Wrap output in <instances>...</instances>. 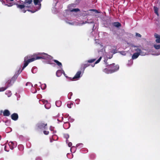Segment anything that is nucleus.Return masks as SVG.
Masks as SVG:
<instances>
[{
    "label": "nucleus",
    "instance_id": "nucleus-21",
    "mask_svg": "<svg viewBox=\"0 0 160 160\" xmlns=\"http://www.w3.org/2000/svg\"><path fill=\"white\" fill-rule=\"evenodd\" d=\"M102 55H101L99 57V58H98V59L95 62L94 64H93L91 65V66H92V67H94L95 64L98 63L100 62V61H101V59L102 58Z\"/></svg>",
    "mask_w": 160,
    "mask_h": 160
},
{
    "label": "nucleus",
    "instance_id": "nucleus-42",
    "mask_svg": "<svg viewBox=\"0 0 160 160\" xmlns=\"http://www.w3.org/2000/svg\"><path fill=\"white\" fill-rule=\"evenodd\" d=\"M66 22H67V23L71 25H74L75 24V23L74 22H71L70 21H66Z\"/></svg>",
    "mask_w": 160,
    "mask_h": 160
},
{
    "label": "nucleus",
    "instance_id": "nucleus-30",
    "mask_svg": "<svg viewBox=\"0 0 160 160\" xmlns=\"http://www.w3.org/2000/svg\"><path fill=\"white\" fill-rule=\"evenodd\" d=\"M133 62L132 60H130L128 61V63L127 64V66L128 67L131 66L132 65Z\"/></svg>",
    "mask_w": 160,
    "mask_h": 160
},
{
    "label": "nucleus",
    "instance_id": "nucleus-41",
    "mask_svg": "<svg viewBox=\"0 0 160 160\" xmlns=\"http://www.w3.org/2000/svg\"><path fill=\"white\" fill-rule=\"evenodd\" d=\"M80 146V148H82L83 147V144L82 143H79L78 144H77L76 147H78Z\"/></svg>",
    "mask_w": 160,
    "mask_h": 160
},
{
    "label": "nucleus",
    "instance_id": "nucleus-64",
    "mask_svg": "<svg viewBox=\"0 0 160 160\" xmlns=\"http://www.w3.org/2000/svg\"><path fill=\"white\" fill-rule=\"evenodd\" d=\"M57 2H57H57H56V4Z\"/></svg>",
    "mask_w": 160,
    "mask_h": 160
},
{
    "label": "nucleus",
    "instance_id": "nucleus-19",
    "mask_svg": "<svg viewBox=\"0 0 160 160\" xmlns=\"http://www.w3.org/2000/svg\"><path fill=\"white\" fill-rule=\"evenodd\" d=\"M53 61L57 64V65L60 68H62V65L61 62L56 60H53Z\"/></svg>",
    "mask_w": 160,
    "mask_h": 160
},
{
    "label": "nucleus",
    "instance_id": "nucleus-31",
    "mask_svg": "<svg viewBox=\"0 0 160 160\" xmlns=\"http://www.w3.org/2000/svg\"><path fill=\"white\" fill-rule=\"evenodd\" d=\"M26 86H27L28 87V88H30L31 87H33V85L32 84V83L30 82H28L26 83Z\"/></svg>",
    "mask_w": 160,
    "mask_h": 160
},
{
    "label": "nucleus",
    "instance_id": "nucleus-39",
    "mask_svg": "<svg viewBox=\"0 0 160 160\" xmlns=\"http://www.w3.org/2000/svg\"><path fill=\"white\" fill-rule=\"evenodd\" d=\"M7 88H8L7 87L0 88V92H2V91H5L7 89Z\"/></svg>",
    "mask_w": 160,
    "mask_h": 160
},
{
    "label": "nucleus",
    "instance_id": "nucleus-2",
    "mask_svg": "<svg viewBox=\"0 0 160 160\" xmlns=\"http://www.w3.org/2000/svg\"><path fill=\"white\" fill-rule=\"evenodd\" d=\"M37 55H41V56H37L35 58H32L31 59H33L34 61L35 60L39 59H46L48 60L47 61V64H53L52 61L51 60V59L52 58V57L51 56L48 55V54L45 53L44 52L43 53H37Z\"/></svg>",
    "mask_w": 160,
    "mask_h": 160
},
{
    "label": "nucleus",
    "instance_id": "nucleus-48",
    "mask_svg": "<svg viewBox=\"0 0 160 160\" xmlns=\"http://www.w3.org/2000/svg\"><path fill=\"white\" fill-rule=\"evenodd\" d=\"M67 143H68V145L69 147H71L72 146V144L71 142H68Z\"/></svg>",
    "mask_w": 160,
    "mask_h": 160
},
{
    "label": "nucleus",
    "instance_id": "nucleus-8",
    "mask_svg": "<svg viewBox=\"0 0 160 160\" xmlns=\"http://www.w3.org/2000/svg\"><path fill=\"white\" fill-rule=\"evenodd\" d=\"M42 1V0H34V4L36 5H38V6L37 7V8H38L37 10L34 11L33 12H32V13L40 9L41 7V4L40 3Z\"/></svg>",
    "mask_w": 160,
    "mask_h": 160
},
{
    "label": "nucleus",
    "instance_id": "nucleus-34",
    "mask_svg": "<svg viewBox=\"0 0 160 160\" xmlns=\"http://www.w3.org/2000/svg\"><path fill=\"white\" fill-rule=\"evenodd\" d=\"M46 84H42L41 85V88L43 90L46 89Z\"/></svg>",
    "mask_w": 160,
    "mask_h": 160
},
{
    "label": "nucleus",
    "instance_id": "nucleus-6",
    "mask_svg": "<svg viewBox=\"0 0 160 160\" xmlns=\"http://www.w3.org/2000/svg\"><path fill=\"white\" fill-rule=\"evenodd\" d=\"M47 123L43 122H40L37 124V127L38 129L42 130L46 129L47 128Z\"/></svg>",
    "mask_w": 160,
    "mask_h": 160
},
{
    "label": "nucleus",
    "instance_id": "nucleus-22",
    "mask_svg": "<svg viewBox=\"0 0 160 160\" xmlns=\"http://www.w3.org/2000/svg\"><path fill=\"white\" fill-rule=\"evenodd\" d=\"M20 68L16 72L15 75L14 76V77H16L17 78L18 76V75L21 73L22 70H20Z\"/></svg>",
    "mask_w": 160,
    "mask_h": 160
},
{
    "label": "nucleus",
    "instance_id": "nucleus-20",
    "mask_svg": "<svg viewBox=\"0 0 160 160\" xmlns=\"http://www.w3.org/2000/svg\"><path fill=\"white\" fill-rule=\"evenodd\" d=\"M136 51L139 53V55H141V56H144L145 55V53L144 52H142L140 49H136Z\"/></svg>",
    "mask_w": 160,
    "mask_h": 160
},
{
    "label": "nucleus",
    "instance_id": "nucleus-58",
    "mask_svg": "<svg viewBox=\"0 0 160 160\" xmlns=\"http://www.w3.org/2000/svg\"><path fill=\"white\" fill-rule=\"evenodd\" d=\"M74 5V4H71V5L73 7Z\"/></svg>",
    "mask_w": 160,
    "mask_h": 160
},
{
    "label": "nucleus",
    "instance_id": "nucleus-49",
    "mask_svg": "<svg viewBox=\"0 0 160 160\" xmlns=\"http://www.w3.org/2000/svg\"><path fill=\"white\" fill-rule=\"evenodd\" d=\"M63 75H64V76L67 78H69L70 79H71V80H72V79L71 78H69V77H68L67 76H66V74H65L64 72H63Z\"/></svg>",
    "mask_w": 160,
    "mask_h": 160
},
{
    "label": "nucleus",
    "instance_id": "nucleus-23",
    "mask_svg": "<svg viewBox=\"0 0 160 160\" xmlns=\"http://www.w3.org/2000/svg\"><path fill=\"white\" fill-rule=\"evenodd\" d=\"M112 24L113 26L117 28H118L121 26L120 23L118 22H114Z\"/></svg>",
    "mask_w": 160,
    "mask_h": 160
},
{
    "label": "nucleus",
    "instance_id": "nucleus-11",
    "mask_svg": "<svg viewBox=\"0 0 160 160\" xmlns=\"http://www.w3.org/2000/svg\"><path fill=\"white\" fill-rule=\"evenodd\" d=\"M14 0H0V1L2 2L3 4H4L6 6H7L8 7H11L12 6V5L10 4H8L5 3V1L7 3H8L9 2L13 1ZM17 1V0H15Z\"/></svg>",
    "mask_w": 160,
    "mask_h": 160
},
{
    "label": "nucleus",
    "instance_id": "nucleus-24",
    "mask_svg": "<svg viewBox=\"0 0 160 160\" xmlns=\"http://www.w3.org/2000/svg\"><path fill=\"white\" fill-rule=\"evenodd\" d=\"M56 105L57 107H60L62 104V102L60 101H57L56 102Z\"/></svg>",
    "mask_w": 160,
    "mask_h": 160
},
{
    "label": "nucleus",
    "instance_id": "nucleus-3",
    "mask_svg": "<svg viewBox=\"0 0 160 160\" xmlns=\"http://www.w3.org/2000/svg\"><path fill=\"white\" fill-rule=\"evenodd\" d=\"M96 43H98V47L101 48L100 50H99L98 51V52L99 54L101 55H106L107 53L105 51V48H107V47H108V48L109 49H110V52H111L114 53H115L117 52V50H112V48L113 46H112L110 45H107L105 46V47L104 48L103 47V45L102 44H99V42L98 43V42H96Z\"/></svg>",
    "mask_w": 160,
    "mask_h": 160
},
{
    "label": "nucleus",
    "instance_id": "nucleus-18",
    "mask_svg": "<svg viewBox=\"0 0 160 160\" xmlns=\"http://www.w3.org/2000/svg\"><path fill=\"white\" fill-rule=\"evenodd\" d=\"M3 115L4 116H8L10 115V112L8 110H5L3 112Z\"/></svg>",
    "mask_w": 160,
    "mask_h": 160
},
{
    "label": "nucleus",
    "instance_id": "nucleus-53",
    "mask_svg": "<svg viewBox=\"0 0 160 160\" xmlns=\"http://www.w3.org/2000/svg\"><path fill=\"white\" fill-rule=\"evenodd\" d=\"M90 11H94L95 12L98 13V11L96 10H94V9H91L90 10Z\"/></svg>",
    "mask_w": 160,
    "mask_h": 160
},
{
    "label": "nucleus",
    "instance_id": "nucleus-55",
    "mask_svg": "<svg viewBox=\"0 0 160 160\" xmlns=\"http://www.w3.org/2000/svg\"><path fill=\"white\" fill-rule=\"evenodd\" d=\"M32 92L33 93H36V92H37V90H36L35 89V90H34V91H33H33H32Z\"/></svg>",
    "mask_w": 160,
    "mask_h": 160
},
{
    "label": "nucleus",
    "instance_id": "nucleus-14",
    "mask_svg": "<svg viewBox=\"0 0 160 160\" xmlns=\"http://www.w3.org/2000/svg\"><path fill=\"white\" fill-rule=\"evenodd\" d=\"M154 36L156 38V42L157 43H160V35L157 33H155Z\"/></svg>",
    "mask_w": 160,
    "mask_h": 160
},
{
    "label": "nucleus",
    "instance_id": "nucleus-44",
    "mask_svg": "<svg viewBox=\"0 0 160 160\" xmlns=\"http://www.w3.org/2000/svg\"><path fill=\"white\" fill-rule=\"evenodd\" d=\"M80 99H76L75 101L76 102V103L77 104H78L80 102Z\"/></svg>",
    "mask_w": 160,
    "mask_h": 160
},
{
    "label": "nucleus",
    "instance_id": "nucleus-56",
    "mask_svg": "<svg viewBox=\"0 0 160 160\" xmlns=\"http://www.w3.org/2000/svg\"><path fill=\"white\" fill-rule=\"evenodd\" d=\"M112 58V56L111 57H108L107 56H106V58H107L110 59Z\"/></svg>",
    "mask_w": 160,
    "mask_h": 160
},
{
    "label": "nucleus",
    "instance_id": "nucleus-50",
    "mask_svg": "<svg viewBox=\"0 0 160 160\" xmlns=\"http://www.w3.org/2000/svg\"><path fill=\"white\" fill-rule=\"evenodd\" d=\"M136 36L137 37H141V35L139 33H136Z\"/></svg>",
    "mask_w": 160,
    "mask_h": 160
},
{
    "label": "nucleus",
    "instance_id": "nucleus-9",
    "mask_svg": "<svg viewBox=\"0 0 160 160\" xmlns=\"http://www.w3.org/2000/svg\"><path fill=\"white\" fill-rule=\"evenodd\" d=\"M40 102L42 101L44 104H45L44 106L46 108L49 109L51 106L50 104L48 102L47 100L42 99L40 101Z\"/></svg>",
    "mask_w": 160,
    "mask_h": 160
},
{
    "label": "nucleus",
    "instance_id": "nucleus-5",
    "mask_svg": "<svg viewBox=\"0 0 160 160\" xmlns=\"http://www.w3.org/2000/svg\"><path fill=\"white\" fill-rule=\"evenodd\" d=\"M29 57L28 56H27L24 58V65L22 68V70H23L25 68H26L28 64L31 62L34 61L33 59H28Z\"/></svg>",
    "mask_w": 160,
    "mask_h": 160
},
{
    "label": "nucleus",
    "instance_id": "nucleus-45",
    "mask_svg": "<svg viewBox=\"0 0 160 160\" xmlns=\"http://www.w3.org/2000/svg\"><path fill=\"white\" fill-rule=\"evenodd\" d=\"M43 133H44V134L47 135L48 134L49 132L48 131H43Z\"/></svg>",
    "mask_w": 160,
    "mask_h": 160
},
{
    "label": "nucleus",
    "instance_id": "nucleus-27",
    "mask_svg": "<svg viewBox=\"0 0 160 160\" xmlns=\"http://www.w3.org/2000/svg\"><path fill=\"white\" fill-rule=\"evenodd\" d=\"M5 94L8 97H10L12 95L11 92L10 91H6Z\"/></svg>",
    "mask_w": 160,
    "mask_h": 160
},
{
    "label": "nucleus",
    "instance_id": "nucleus-17",
    "mask_svg": "<svg viewBox=\"0 0 160 160\" xmlns=\"http://www.w3.org/2000/svg\"><path fill=\"white\" fill-rule=\"evenodd\" d=\"M139 55V53L138 52L134 53L133 55L132 56V59H136L138 58Z\"/></svg>",
    "mask_w": 160,
    "mask_h": 160
},
{
    "label": "nucleus",
    "instance_id": "nucleus-1",
    "mask_svg": "<svg viewBox=\"0 0 160 160\" xmlns=\"http://www.w3.org/2000/svg\"><path fill=\"white\" fill-rule=\"evenodd\" d=\"M32 2V0H25L23 4H20V3H21V2L19 3L18 2L15 3L14 4L17 6V8L19 9L21 12L25 13L26 11H28L32 12L29 9L31 8Z\"/></svg>",
    "mask_w": 160,
    "mask_h": 160
},
{
    "label": "nucleus",
    "instance_id": "nucleus-51",
    "mask_svg": "<svg viewBox=\"0 0 160 160\" xmlns=\"http://www.w3.org/2000/svg\"><path fill=\"white\" fill-rule=\"evenodd\" d=\"M4 150L5 151H7V152H8L9 151V150L7 149V146H5V147H4Z\"/></svg>",
    "mask_w": 160,
    "mask_h": 160
},
{
    "label": "nucleus",
    "instance_id": "nucleus-7",
    "mask_svg": "<svg viewBox=\"0 0 160 160\" xmlns=\"http://www.w3.org/2000/svg\"><path fill=\"white\" fill-rule=\"evenodd\" d=\"M109 68L110 69H113L114 71V72L118 71L119 69V66L118 65H115L114 63L109 64Z\"/></svg>",
    "mask_w": 160,
    "mask_h": 160
},
{
    "label": "nucleus",
    "instance_id": "nucleus-37",
    "mask_svg": "<svg viewBox=\"0 0 160 160\" xmlns=\"http://www.w3.org/2000/svg\"><path fill=\"white\" fill-rule=\"evenodd\" d=\"M70 10L71 12H77L79 11V9L78 8H74L72 10Z\"/></svg>",
    "mask_w": 160,
    "mask_h": 160
},
{
    "label": "nucleus",
    "instance_id": "nucleus-47",
    "mask_svg": "<svg viewBox=\"0 0 160 160\" xmlns=\"http://www.w3.org/2000/svg\"><path fill=\"white\" fill-rule=\"evenodd\" d=\"M68 120L69 121L72 122L74 121V119L72 118H71L70 117H69L68 118Z\"/></svg>",
    "mask_w": 160,
    "mask_h": 160
},
{
    "label": "nucleus",
    "instance_id": "nucleus-43",
    "mask_svg": "<svg viewBox=\"0 0 160 160\" xmlns=\"http://www.w3.org/2000/svg\"><path fill=\"white\" fill-rule=\"evenodd\" d=\"M120 53L122 55H126V52L125 51H122L120 52Z\"/></svg>",
    "mask_w": 160,
    "mask_h": 160
},
{
    "label": "nucleus",
    "instance_id": "nucleus-57",
    "mask_svg": "<svg viewBox=\"0 0 160 160\" xmlns=\"http://www.w3.org/2000/svg\"><path fill=\"white\" fill-rule=\"evenodd\" d=\"M61 120H62H62L63 119V117H61Z\"/></svg>",
    "mask_w": 160,
    "mask_h": 160
},
{
    "label": "nucleus",
    "instance_id": "nucleus-4",
    "mask_svg": "<svg viewBox=\"0 0 160 160\" xmlns=\"http://www.w3.org/2000/svg\"><path fill=\"white\" fill-rule=\"evenodd\" d=\"M104 62L107 67L103 70V72L107 74L112 73L114 72V71L113 69H110V68H109V64L107 62V60L105 58L104 60Z\"/></svg>",
    "mask_w": 160,
    "mask_h": 160
},
{
    "label": "nucleus",
    "instance_id": "nucleus-29",
    "mask_svg": "<svg viewBox=\"0 0 160 160\" xmlns=\"http://www.w3.org/2000/svg\"><path fill=\"white\" fill-rule=\"evenodd\" d=\"M154 9L155 13L158 16H159V14L158 12V8L156 7H154Z\"/></svg>",
    "mask_w": 160,
    "mask_h": 160
},
{
    "label": "nucleus",
    "instance_id": "nucleus-60",
    "mask_svg": "<svg viewBox=\"0 0 160 160\" xmlns=\"http://www.w3.org/2000/svg\"><path fill=\"white\" fill-rule=\"evenodd\" d=\"M37 86V84H36L35 85L34 87H36Z\"/></svg>",
    "mask_w": 160,
    "mask_h": 160
},
{
    "label": "nucleus",
    "instance_id": "nucleus-12",
    "mask_svg": "<svg viewBox=\"0 0 160 160\" xmlns=\"http://www.w3.org/2000/svg\"><path fill=\"white\" fill-rule=\"evenodd\" d=\"M94 23V22L93 21V20H88V19L85 22H82L81 23L79 24H78V25H82L84 24H85L86 23Z\"/></svg>",
    "mask_w": 160,
    "mask_h": 160
},
{
    "label": "nucleus",
    "instance_id": "nucleus-16",
    "mask_svg": "<svg viewBox=\"0 0 160 160\" xmlns=\"http://www.w3.org/2000/svg\"><path fill=\"white\" fill-rule=\"evenodd\" d=\"M64 72V71L62 70H59L57 71L56 73V75L57 77H59L61 76L62 74Z\"/></svg>",
    "mask_w": 160,
    "mask_h": 160
},
{
    "label": "nucleus",
    "instance_id": "nucleus-63",
    "mask_svg": "<svg viewBox=\"0 0 160 160\" xmlns=\"http://www.w3.org/2000/svg\"><path fill=\"white\" fill-rule=\"evenodd\" d=\"M94 25H93V28H94Z\"/></svg>",
    "mask_w": 160,
    "mask_h": 160
},
{
    "label": "nucleus",
    "instance_id": "nucleus-10",
    "mask_svg": "<svg viewBox=\"0 0 160 160\" xmlns=\"http://www.w3.org/2000/svg\"><path fill=\"white\" fill-rule=\"evenodd\" d=\"M81 71H78L73 78H72V80L74 79L78 80L82 76V75H81Z\"/></svg>",
    "mask_w": 160,
    "mask_h": 160
},
{
    "label": "nucleus",
    "instance_id": "nucleus-13",
    "mask_svg": "<svg viewBox=\"0 0 160 160\" xmlns=\"http://www.w3.org/2000/svg\"><path fill=\"white\" fill-rule=\"evenodd\" d=\"M11 117L13 120L16 121L18 118V115L16 113H14L11 115Z\"/></svg>",
    "mask_w": 160,
    "mask_h": 160
},
{
    "label": "nucleus",
    "instance_id": "nucleus-62",
    "mask_svg": "<svg viewBox=\"0 0 160 160\" xmlns=\"http://www.w3.org/2000/svg\"><path fill=\"white\" fill-rule=\"evenodd\" d=\"M63 127H64V128H65V126H64V125H63Z\"/></svg>",
    "mask_w": 160,
    "mask_h": 160
},
{
    "label": "nucleus",
    "instance_id": "nucleus-52",
    "mask_svg": "<svg viewBox=\"0 0 160 160\" xmlns=\"http://www.w3.org/2000/svg\"><path fill=\"white\" fill-rule=\"evenodd\" d=\"M65 124H68V125H69V127H68V128H66V129H68V128H69L70 127V123L68 122H66L64 123Z\"/></svg>",
    "mask_w": 160,
    "mask_h": 160
},
{
    "label": "nucleus",
    "instance_id": "nucleus-54",
    "mask_svg": "<svg viewBox=\"0 0 160 160\" xmlns=\"http://www.w3.org/2000/svg\"><path fill=\"white\" fill-rule=\"evenodd\" d=\"M73 148H75V151H74V152H75V151H76V148H75V147L74 146H72V148H71V149H70V150H71H71H72Z\"/></svg>",
    "mask_w": 160,
    "mask_h": 160
},
{
    "label": "nucleus",
    "instance_id": "nucleus-46",
    "mask_svg": "<svg viewBox=\"0 0 160 160\" xmlns=\"http://www.w3.org/2000/svg\"><path fill=\"white\" fill-rule=\"evenodd\" d=\"M73 105V104L72 103H71L70 104H68L67 105V107L69 108H71V105Z\"/></svg>",
    "mask_w": 160,
    "mask_h": 160
},
{
    "label": "nucleus",
    "instance_id": "nucleus-15",
    "mask_svg": "<svg viewBox=\"0 0 160 160\" xmlns=\"http://www.w3.org/2000/svg\"><path fill=\"white\" fill-rule=\"evenodd\" d=\"M8 145L10 148L12 150L14 147L16 146V144L12 142H10L8 143Z\"/></svg>",
    "mask_w": 160,
    "mask_h": 160
},
{
    "label": "nucleus",
    "instance_id": "nucleus-33",
    "mask_svg": "<svg viewBox=\"0 0 160 160\" xmlns=\"http://www.w3.org/2000/svg\"><path fill=\"white\" fill-rule=\"evenodd\" d=\"M87 63H85L83 65V68L85 69L86 68L89 66L90 65V64L88 62H86Z\"/></svg>",
    "mask_w": 160,
    "mask_h": 160
},
{
    "label": "nucleus",
    "instance_id": "nucleus-26",
    "mask_svg": "<svg viewBox=\"0 0 160 160\" xmlns=\"http://www.w3.org/2000/svg\"><path fill=\"white\" fill-rule=\"evenodd\" d=\"M154 47L156 50H158L160 49V45L158 44H154L153 45Z\"/></svg>",
    "mask_w": 160,
    "mask_h": 160
},
{
    "label": "nucleus",
    "instance_id": "nucleus-61",
    "mask_svg": "<svg viewBox=\"0 0 160 160\" xmlns=\"http://www.w3.org/2000/svg\"><path fill=\"white\" fill-rule=\"evenodd\" d=\"M1 136L0 135V140H1Z\"/></svg>",
    "mask_w": 160,
    "mask_h": 160
},
{
    "label": "nucleus",
    "instance_id": "nucleus-35",
    "mask_svg": "<svg viewBox=\"0 0 160 160\" xmlns=\"http://www.w3.org/2000/svg\"><path fill=\"white\" fill-rule=\"evenodd\" d=\"M54 127H53L52 126H51L50 127V130L51 131H53V133H55L56 132V131H54Z\"/></svg>",
    "mask_w": 160,
    "mask_h": 160
},
{
    "label": "nucleus",
    "instance_id": "nucleus-25",
    "mask_svg": "<svg viewBox=\"0 0 160 160\" xmlns=\"http://www.w3.org/2000/svg\"><path fill=\"white\" fill-rule=\"evenodd\" d=\"M150 52L151 53V54L153 55L158 56L160 54V52H157L151 51Z\"/></svg>",
    "mask_w": 160,
    "mask_h": 160
},
{
    "label": "nucleus",
    "instance_id": "nucleus-38",
    "mask_svg": "<svg viewBox=\"0 0 160 160\" xmlns=\"http://www.w3.org/2000/svg\"><path fill=\"white\" fill-rule=\"evenodd\" d=\"M72 95V92H70L68 95V98L69 99H71V97Z\"/></svg>",
    "mask_w": 160,
    "mask_h": 160
},
{
    "label": "nucleus",
    "instance_id": "nucleus-32",
    "mask_svg": "<svg viewBox=\"0 0 160 160\" xmlns=\"http://www.w3.org/2000/svg\"><path fill=\"white\" fill-rule=\"evenodd\" d=\"M31 72L33 73H35L37 72V68L35 67H33L32 69Z\"/></svg>",
    "mask_w": 160,
    "mask_h": 160
},
{
    "label": "nucleus",
    "instance_id": "nucleus-28",
    "mask_svg": "<svg viewBox=\"0 0 160 160\" xmlns=\"http://www.w3.org/2000/svg\"><path fill=\"white\" fill-rule=\"evenodd\" d=\"M96 59L95 58H93L92 59L90 60H88L87 61H86V62H88L89 63H91L94 62V61H95L96 60Z\"/></svg>",
    "mask_w": 160,
    "mask_h": 160
},
{
    "label": "nucleus",
    "instance_id": "nucleus-40",
    "mask_svg": "<svg viewBox=\"0 0 160 160\" xmlns=\"http://www.w3.org/2000/svg\"><path fill=\"white\" fill-rule=\"evenodd\" d=\"M58 138L57 136L55 135H54L52 136V138L54 140H57L58 139Z\"/></svg>",
    "mask_w": 160,
    "mask_h": 160
},
{
    "label": "nucleus",
    "instance_id": "nucleus-59",
    "mask_svg": "<svg viewBox=\"0 0 160 160\" xmlns=\"http://www.w3.org/2000/svg\"><path fill=\"white\" fill-rule=\"evenodd\" d=\"M60 118H59V119H58V121H59V120H59V119H60Z\"/></svg>",
    "mask_w": 160,
    "mask_h": 160
},
{
    "label": "nucleus",
    "instance_id": "nucleus-36",
    "mask_svg": "<svg viewBox=\"0 0 160 160\" xmlns=\"http://www.w3.org/2000/svg\"><path fill=\"white\" fill-rule=\"evenodd\" d=\"M64 138L67 139L66 142V143H68V139L69 138V136L68 134H64Z\"/></svg>",
    "mask_w": 160,
    "mask_h": 160
}]
</instances>
